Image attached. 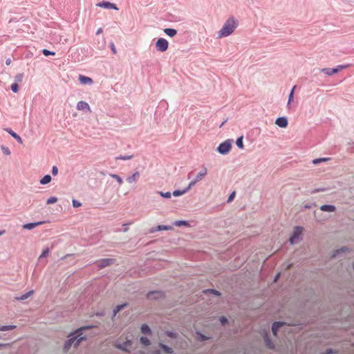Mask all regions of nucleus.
Wrapping results in <instances>:
<instances>
[{"mask_svg": "<svg viewBox=\"0 0 354 354\" xmlns=\"http://www.w3.org/2000/svg\"><path fill=\"white\" fill-rule=\"evenodd\" d=\"M92 327V326L82 327L77 329L74 332L71 333L68 335V339L66 340L64 344V351H68L73 345L75 348H77L82 341L86 340V337L83 335V330L85 329L91 328Z\"/></svg>", "mask_w": 354, "mask_h": 354, "instance_id": "nucleus-1", "label": "nucleus"}, {"mask_svg": "<svg viewBox=\"0 0 354 354\" xmlns=\"http://www.w3.org/2000/svg\"><path fill=\"white\" fill-rule=\"evenodd\" d=\"M239 21L234 17H230L224 23L222 28L218 32V37L222 38L230 35L238 27Z\"/></svg>", "mask_w": 354, "mask_h": 354, "instance_id": "nucleus-2", "label": "nucleus"}, {"mask_svg": "<svg viewBox=\"0 0 354 354\" xmlns=\"http://www.w3.org/2000/svg\"><path fill=\"white\" fill-rule=\"evenodd\" d=\"M233 140L228 139L219 144L216 150L221 155L227 154L232 149V144Z\"/></svg>", "mask_w": 354, "mask_h": 354, "instance_id": "nucleus-3", "label": "nucleus"}, {"mask_svg": "<svg viewBox=\"0 0 354 354\" xmlns=\"http://www.w3.org/2000/svg\"><path fill=\"white\" fill-rule=\"evenodd\" d=\"M302 232H303L302 227L295 226L294 228V231L289 239L290 243L292 245H294V244L298 243V241L301 239Z\"/></svg>", "mask_w": 354, "mask_h": 354, "instance_id": "nucleus-4", "label": "nucleus"}, {"mask_svg": "<svg viewBox=\"0 0 354 354\" xmlns=\"http://www.w3.org/2000/svg\"><path fill=\"white\" fill-rule=\"evenodd\" d=\"M350 66V64H343V65H338L335 68H324L321 69V72L324 73V74L331 76L335 73H337L339 71H340L342 69L346 68Z\"/></svg>", "mask_w": 354, "mask_h": 354, "instance_id": "nucleus-5", "label": "nucleus"}, {"mask_svg": "<svg viewBox=\"0 0 354 354\" xmlns=\"http://www.w3.org/2000/svg\"><path fill=\"white\" fill-rule=\"evenodd\" d=\"M146 297L149 300H159L165 297V294L161 290H152L147 293Z\"/></svg>", "mask_w": 354, "mask_h": 354, "instance_id": "nucleus-6", "label": "nucleus"}, {"mask_svg": "<svg viewBox=\"0 0 354 354\" xmlns=\"http://www.w3.org/2000/svg\"><path fill=\"white\" fill-rule=\"evenodd\" d=\"M169 48V42L165 38H159L156 42V48L158 51L165 52Z\"/></svg>", "mask_w": 354, "mask_h": 354, "instance_id": "nucleus-7", "label": "nucleus"}, {"mask_svg": "<svg viewBox=\"0 0 354 354\" xmlns=\"http://www.w3.org/2000/svg\"><path fill=\"white\" fill-rule=\"evenodd\" d=\"M115 259H101L97 260L95 263L99 269H103L107 266L113 264Z\"/></svg>", "mask_w": 354, "mask_h": 354, "instance_id": "nucleus-8", "label": "nucleus"}, {"mask_svg": "<svg viewBox=\"0 0 354 354\" xmlns=\"http://www.w3.org/2000/svg\"><path fill=\"white\" fill-rule=\"evenodd\" d=\"M133 344V342L130 339H127L125 342H124L122 344H115V348L127 353H129V350L128 349V347L131 346Z\"/></svg>", "mask_w": 354, "mask_h": 354, "instance_id": "nucleus-9", "label": "nucleus"}, {"mask_svg": "<svg viewBox=\"0 0 354 354\" xmlns=\"http://www.w3.org/2000/svg\"><path fill=\"white\" fill-rule=\"evenodd\" d=\"M263 338V340L265 342V345L268 348H269L270 350L275 349V345H274V342L272 341V339L269 337L268 334L266 331L264 332Z\"/></svg>", "mask_w": 354, "mask_h": 354, "instance_id": "nucleus-10", "label": "nucleus"}, {"mask_svg": "<svg viewBox=\"0 0 354 354\" xmlns=\"http://www.w3.org/2000/svg\"><path fill=\"white\" fill-rule=\"evenodd\" d=\"M97 6L103 8L105 9H114V10H118V7L115 3H112L109 1H101L97 3Z\"/></svg>", "mask_w": 354, "mask_h": 354, "instance_id": "nucleus-11", "label": "nucleus"}, {"mask_svg": "<svg viewBox=\"0 0 354 354\" xmlns=\"http://www.w3.org/2000/svg\"><path fill=\"white\" fill-rule=\"evenodd\" d=\"M275 124L281 128H286L288 125V120L286 117H279L275 120Z\"/></svg>", "mask_w": 354, "mask_h": 354, "instance_id": "nucleus-12", "label": "nucleus"}, {"mask_svg": "<svg viewBox=\"0 0 354 354\" xmlns=\"http://www.w3.org/2000/svg\"><path fill=\"white\" fill-rule=\"evenodd\" d=\"M283 325L284 323L282 322H274L272 325V333L273 335L277 336L279 328Z\"/></svg>", "mask_w": 354, "mask_h": 354, "instance_id": "nucleus-13", "label": "nucleus"}, {"mask_svg": "<svg viewBox=\"0 0 354 354\" xmlns=\"http://www.w3.org/2000/svg\"><path fill=\"white\" fill-rule=\"evenodd\" d=\"M158 347L162 349V353L165 354H174V351L173 348L163 343L160 342L158 344Z\"/></svg>", "mask_w": 354, "mask_h": 354, "instance_id": "nucleus-14", "label": "nucleus"}, {"mask_svg": "<svg viewBox=\"0 0 354 354\" xmlns=\"http://www.w3.org/2000/svg\"><path fill=\"white\" fill-rule=\"evenodd\" d=\"M77 109L80 111H91L88 104L85 101H80L77 104Z\"/></svg>", "mask_w": 354, "mask_h": 354, "instance_id": "nucleus-15", "label": "nucleus"}, {"mask_svg": "<svg viewBox=\"0 0 354 354\" xmlns=\"http://www.w3.org/2000/svg\"><path fill=\"white\" fill-rule=\"evenodd\" d=\"M45 221H38V222H34V223H28L24 225H23V228L25 230H31L34 229L35 227L39 226L44 223Z\"/></svg>", "mask_w": 354, "mask_h": 354, "instance_id": "nucleus-16", "label": "nucleus"}, {"mask_svg": "<svg viewBox=\"0 0 354 354\" xmlns=\"http://www.w3.org/2000/svg\"><path fill=\"white\" fill-rule=\"evenodd\" d=\"M171 229V227L170 225H160L156 227H152L150 230V232L153 233V232L162 231V230H169Z\"/></svg>", "mask_w": 354, "mask_h": 354, "instance_id": "nucleus-17", "label": "nucleus"}, {"mask_svg": "<svg viewBox=\"0 0 354 354\" xmlns=\"http://www.w3.org/2000/svg\"><path fill=\"white\" fill-rule=\"evenodd\" d=\"M78 79L80 83L82 84H91L93 82L91 77L82 75H80Z\"/></svg>", "mask_w": 354, "mask_h": 354, "instance_id": "nucleus-18", "label": "nucleus"}, {"mask_svg": "<svg viewBox=\"0 0 354 354\" xmlns=\"http://www.w3.org/2000/svg\"><path fill=\"white\" fill-rule=\"evenodd\" d=\"M6 132H8L12 138H14L19 143H22L21 138L15 131H13L11 129L7 128L5 129Z\"/></svg>", "mask_w": 354, "mask_h": 354, "instance_id": "nucleus-19", "label": "nucleus"}, {"mask_svg": "<svg viewBox=\"0 0 354 354\" xmlns=\"http://www.w3.org/2000/svg\"><path fill=\"white\" fill-rule=\"evenodd\" d=\"M320 209L323 212H334L336 210V207L333 205H323L320 207Z\"/></svg>", "mask_w": 354, "mask_h": 354, "instance_id": "nucleus-20", "label": "nucleus"}, {"mask_svg": "<svg viewBox=\"0 0 354 354\" xmlns=\"http://www.w3.org/2000/svg\"><path fill=\"white\" fill-rule=\"evenodd\" d=\"M140 330L141 333L145 335H151L152 334L151 329L147 324H144L141 326Z\"/></svg>", "mask_w": 354, "mask_h": 354, "instance_id": "nucleus-21", "label": "nucleus"}, {"mask_svg": "<svg viewBox=\"0 0 354 354\" xmlns=\"http://www.w3.org/2000/svg\"><path fill=\"white\" fill-rule=\"evenodd\" d=\"M128 306L127 303H124L120 305H117L113 310V315L115 316L120 310L124 309L125 307Z\"/></svg>", "mask_w": 354, "mask_h": 354, "instance_id": "nucleus-22", "label": "nucleus"}, {"mask_svg": "<svg viewBox=\"0 0 354 354\" xmlns=\"http://www.w3.org/2000/svg\"><path fill=\"white\" fill-rule=\"evenodd\" d=\"M163 32L170 37H174L177 34V30L176 29L170 28H165Z\"/></svg>", "mask_w": 354, "mask_h": 354, "instance_id": "nucleus-23", "label": "nucleus"}, {"mask_svg": "<svg viewBox=\"0 0 354 354\" xmlns=\"http://www.w3.org/2000/svg\"><path fill=\"white\" fill-rule=\"evenodd\" d=\"M140 176V174L138 171H136L133 174L132 176H129L127 178V181L129 183H133L134 182H136L138 178H139Z\"/></svg>", "mask_w": 354, "mask_h": 354, "instance_id": "nucleus-24", "label": "nucleus"}, {"mask_svg": "<svg viewBox=\"0 0 354 354\" xmlns=\"http://www.w3.org/2000/svg\"><path fill=\"white\" fill-rule=\"evenodd\" d=\"M207 174V170L205 167H204L196 176L195 178V180L196 181L198 182L200 181L201 180H202V178L206 176Z\"/></svg>", "mask_w": 354, "mask_h": 354, "instance_id": "nucleus-25", "label": "nucleus"}, {"mask_svg": "<svg viewBox=\"0 0 354 354\" xmlns=\"http://www.w3.org/2000/svg\"><path fill=\"white\" fill-rule=\"evenodd\" d=\"M203 292L205 294L209 293V294H212V295H214L218 296V297L221 295V293L218 290H217L216 289H212V288L205 289L203 290Z\"/></svg>", "mask_w": 354, "mask_h": 354, "instance_id": "nucleus-26", "label": "nucleus"}, {"mask_svg": "<svg viewBox=\"0 0 354 354\" xmlns=\"http://www.w3.org/2000/svg\"><path fill=\"white\" fill-rule=\"evenodd\" d=\"M296 88V86H294L292 87V88L291 89L290 93H289V95H288V103H287V107L288 108H290V104L291 102L293 101V98H294V92H295V89Z\"/></svg>", "mask_w": 354, "mask_h": 354, "instance_id": "nucleus-27", "label": "nucleus"}, {"mask_svg": "<svg viewBox=\"0 0 354 354\" xmlns=\"http://www.w3.org/2000/svg\"><path fill=\"white\" fill-rule=\"evenodd\" d=\"M51 179L50 175L46 174L39 180V183L41 185H46L51 181Z\"/></svg>", "mask_w": 354, "mask_h": 354, "instance_id": "nucleus-28", "label": "nucleus"}, {"mask_svg": "<svg viewBox=\"0 0 354 354\" xmlns=\"http://www.w3.org/2000/svg\"><path fill=\"white\" fill-rule=\"evenodd\" d=\"M348 250H349V249L348 247H346V246L342 247L341 248L335 250L333 256L337 257L339 255V253L346 252H348Z\"/></svg>", "mask_w": 354, "mask_h": 354, "instance_id": "nucleus-29", "label": "nucleus"}, {"mask_svg": "<svg viewBox=\"0 0 354 354\" xmlns=\"http://www.w3.org/2000/svg\"><path fill=\"white\" fill-rule=\"evenodd\" d=\"M174 224L178 227H180V226L189 227L190 225L188 221H184V220L176 221L174 222Z\"/></svg>", "mask_w": 354, "mask_h": 354, "instance_id": "nucleus-30", "label": "nucleus"}, {"mask_svg": "<svg viewBox=\"0 0 354 354\" xmlns=\"http://www.w3.org/2000/svg\"><path fill=\"white\" fill-rule=\"evenodd\" d=\"M32 293H33V290H30V291L21 295L20 297H17L15 299L17 300L23 301V300L28 299Z\"/></svg>", "mask_w": 354, "mask_h": 354, "instance_id": "nucleus-31", "label": "nucleus"}, {"mask_svg": "<svg viewBox=\"0 0 354 354\" xmlns=\"http://www.w3.org/2000/svg\"><path fill=\"white\" fill-rule=\"evenodd\" d=\"M330 160V158H319L313 160L312 162L314 165H318L323 162H327Z\"/></svg>", "mask_w": 354, "mask_h": 354, "instance_id": "nucleus-32", "label": "nucleus"}, {"mask_svg": "<svg viewBox=\"0 0 354 354\" xmlns=\"http://www.w3.org/2000/svg\"><path fill=\"white\" fill-rule=\"evenodd\" d=\"M140 342L145 346H148L151 345V341L147 337H140Z\"/></svg>", "mask_w": 354, "mask_h": 354, "instance_id": "nucleus-33", "label": "nucleus"}, {"mask_svg": "<svg viewBox=\"0 0 354 354\" xmlns=\"http://www.w3.org/2000/svg\"><path fill=\"white\" fill-rule=\"evenodd\" d=\"M236 145L238 148L239 149H243L244 145H243V136L239 137L236 140Z\"/></svg>", "mask_w": 354, "mask_h": 354, "instance_id": "nucleus-34", "label": "nucleus"}, {"mask_svg": "<svg viewBox=\"0 0 354 354\" xmlns=\"http://www.w3.org/2000/svg\"><path fill=\"white\" fill-rule=\"evenodd\" d=\"M133 155H120L115 158V160H129L133 158Z\"/></svg>", "mask_w": 354, "mask_h": 354, "instance_id": "nucleus-35", "label": "nucleus"}, {"mask_svg": "<svg viewBox=\"0 0 354 354\" xmlns=\"http://www.w3.org/2000/svg\"><path fill=\"white\" fill-rule=\"evenodd\" d=\"M16 328L15 325H6L0 326V331L11 330Z\"/></svg>", "mask_w": 354, "mask_h": 354, "instance_id": "nucleus-36", "label": "nucleus"}, {"mask_svg": "<svg viewBox=\"0 0 354 354\" xmlns=\"http://www.w3.org/2000/svg\"><path fill=\"white\" fill-rule=\"evenodd\" d=\"M110 176L114 179L116 180V181H118V184L120 185H121L122 183H123V180L122 178L118 176V174H110Z\"/></svg>", "mask_w": 354, "mask_h": 354, "instance_id": "nucleus-37", "label": "nucleus"}, {"mask_svg": "<svg viewBox=\"0 0 354 354\" xmlns=\"http://www.w3.org/2000/svg\"><path fill=\"white\" fill-rule=\"evenodd\" d=\"M185 193H187V190H185V189H183V190H178V189H177V190H174V191L173 192L172 195H173L174 196L177 197V196H182L183 194H185Z\"/></svg>", "mask_w": 354, "mask_h": 354, "instance_id": "nucleus-38", "label": "nucleus"}, {"mask_svg": "<svg viewBox=\"0 0 354 354\" xmlns=\"http://www.w3.org/2000/svg\"><path fill=\"white\" fill-rule=\"evenodd\" d=\"M157 193L165 198H170L171 196V193L169 192H163L162 191H158Z\"/></svg>", "mask_w": 354, "mask_h": 354, "instance_id": "nucleus-39", "label": "nucleus"}, {"mask_svg": "<svg viewBox=\"0 0 354 354\" xmlns=\"http://www.w3.org/2000/svg\"><path fill=\"white\" fill-rule=\"evenodd\" d=\"M166 335L170 338H172V339H176L177 337H178V335L176 333H174L173 331H169V330H167L166 331L165 333Z\"/></svg>", "mask_w": 354, "mask_h": 354, "instance_id": "nucleus-40", "label": "nucleus"}, {"mask_svg": "<svg viewBox=\"0 0 354 354\" xmlns=\"http://www.w3.org/2000/svg\"><path fill=\"white\" fill-rule=\"evenodd\" d=\"M23 78H24V73H18L15 75V80L17 83V82H21Z\"/></svg>", "mask_w": 354, "mask_h": 354, "instance_id": "nucleus-41", "label": "nucleus"}, {"mask_svg": "<svg viewBox=\"0 0 354 354\" xmlns=\"http://www.w3.org/2000/svg\"><path fill=\"white\" fill-rule=\"evenodd\" d=\"M41 52H42V54L46 57L49 56V55H55V52L50 51L48 49H43Z\"/></svg>", "mask_w": 354, "mask_h": 354, "instance_id": "nucleus-42", "label": "nucleus"}, {"mask_svg": "<svg viewBox=\"0 0 354 354\" xmlns=\"http://www.w3.org/2000/svg\"><path fill=\"white\" fill-rule=\"evenodd\" d=\"M1 149L5 155L9 156L10 154V150L9 149L8 147H7L4 145H1Z\"/></svg>", "mask_w": 354, "mask_h": 354, "instance_id": "nucleus-43", "label": "nucleus"}, {"mask_svg": "<svg viewBox=\"0 0 354 354\" xmlns=\"http://www.w3.org/2000/svg\"><path fill=\"white\" fill-rule=\"evenodd\" d=\"M49 248H45L41 255L39 256V259H41V258H44V257H46L48 254H49Z\"/></svg>", "mask_w": 354, "mask_h": 354, "instance_id": "nucleus-44", "label": "nucleus"}, {"mask_svg": "<svg viewBox=\"0 0 354 354\" xmlns=\"http://www.w3.org/2000/svg\"><path fill=\"white\" fill-rule=\"evenodd\" d=\"M19 87L17 82L12 84L11 90L12 91V92L17 93L19 91Z\"/></svg>", "mask_w": 354, "mask_h": 354, "instance_id": "nucleus-45", "label": "nucleus"}, {"mask_svg": "<svg viewBox=\"0 0 354 354\" xmlns=\"http://www.w3.org/2000/svg\"><path fill=\"white\" fill-rule=\"evenodd\" d=\"M219 321H220L221 325H223V326L227 325L229 322L227 318L224 316H221L219 319Z\"/></svg>", "mask_w": 354, "mask_h": 354, "instance_id": "nucleus-46", "label": "nucleus"}, {"mask_svg": "<svg viewBox=\"0 0 354 354\" xmlns=\"http://www.w3.org/2000/svg\"><path fill=\"white\" fill-rule=\"evenodd\" d=\"M57 201V197L51 196L47 199L46 203L47 204H53V203H55Z\"/></svg>", "mask_w": 354, "mask_h": 354, "instance_id": "nucleus-47", "label": "nucleus"}, {"mask_svg": "<svg viewBox=\"0 0 354 354\" xmlns=\"http://www.w3.org/2000/svg\"><path fill=\"white\" fill-rule=\"evenodd\" d=\"M197 183H198V182H197V181H196V180H195V179H194V180H192V181L189 183L188 186H187V187H185V190H187V192H188V191H189V189H190L193 186H194Z\"/></svg>", "mask_w": 354, "mask_h": 354, "instance_id": "nucleus-48", "label": "nucleus"}, {"mask_svg": "<svg viewBox=\"0 0 354 354\" xmlns=\"http://www.w3.org/2000/svg\"><path fill=\"white\" fill-rule=\"evenodd\" d=\"M209 339V337L207 336H206L204 334H202V333H199L198 334V339L201 342H204V341H206Z\"/></svg>", "mask_w": 354, "mask_h": 354, "instance_id": "nucleus-49", "label": "nucleus"}, {"mask_svg": "<svg viewBox=\"0 0 354 354\" xmlns=\"http://www.w3.org/2000/svg\"><path fill=\"white\" fill-rule=\"evenodd\" d=\"M72 204H73V207H75V208L79 207L82 205V203L75 199H73L72 201Z\"/></svg>", "mask_w": 354, "mask_h": 354, "instance_id": "nucleus-50", "label": "nucleus"}, {"mask_svg": "<svg viewBox=\"0 0 354 354\" xmlns=\"http://www.w3.org/2000/svg\"><path fill=\"white\" fill-rule=\"evenodd\" d=\"M235 192H233L232 193L230 194V195L229 196L228 198H227V203H230L232 202L234 197H235Z\"/></svg>", "mask_w": 354, "mask_h": 354, "instance_id": "nucleus-51", "label": "nucleus"}, {"mask_svg": "<svg viewBox=\"0 0 354 354\" xmlns=\"http://www.w3.org/2000/svg\"><path fill=\"white\" fill-rule=\"evenodd\" d=\"M58 174V168L57 166H53L52 167V174L53 176H56Z\"/></svg>", "mask_w": 354, "mask_h": 354, "instance_id": "nucleus-52", "label": "nucleus"}, {"mask_svg": "<svg viewBox=\"0 0 354 354\" xmlns=\"http://www.w3.org/2000/svg\"><path fill=\"white\" fill-rule=\"evenodd\" d=\"M335 351L333 348H328L326 351L322 354H334Z\"/></svg>", "mask_w": 354, "mask_h": 354, "instance_id": "nucleus-53", "label": "nucleus"}, {"mask_svg": "<svg viewBox=\"0 0 354 354\" xmlns=\"http://www.w3.org/2000/svg\"><path fill=\"white\" fill-rule=\"evenodd\" d=\"M110 48H111V50L112 53L113 54H116V53H117L116 48H115V45H114V44L113 42H111L110 44Z\"/></svg>", "mask_w": 354, "mask_h": 354, "instance_id": "nucleus-54", "label": "nucleus"}, {"mask_svg": "<svg viewBox=\"0 0 354 354\" xmlns=\"http://www.w3.org/2000/svg\"><path fill=\"white\" fill-rule=\"evenodd\" d=\"M324 191H325L324 188H319V189H315L311 193L314 194V193H317V192H324Z\"/></svg>", "mask_w": 354, "mask_h": 354, "instance_id": "nucleus-55", "label": "nucleus"}, {"mask_svg": "<svg viewBox=\"0 0 354 354\" xmlns=\"http://www.w3.org/2000/svg\"><path fill=\"white\" fill-rule=\"evenodd\" d=\"M9 346V344L0 343V349Z\"/></svg>", "mask_w": 354, "mask_h": 354, "instance_id": "nucleus-56", "label": "nucleus"}, {"mask_svg": "<svg viewBox=\"0 0 354 354\" xmlns=\"http://www.w3.org/2000/svg\"><path fill=\"white\" fill-rule=\"evenodd\" d=\"M152 354H162V351L159 349H156L152 351Z\"/></svg>", "mask_w": 354, "mask_h": 354, "instance_id": "nucleus-57", "label": "nucleus"}, {"mask_svg": "<svg viewBox=\"0 0 354 354\" xmlns=\"http://www.w3.org/2000/svg\"><path fill=\"white\" fill-rule=\"evenodd\" d=\"M11 64V59L10 58H8L6 60V65H10Z\"/></svg>", "mask_w": 354, "mask_h": 354, "instance_id": "nucleus-58", "label": "nucleus"}, {"mask_svg": "<svg viewBox=\"0 0 354 354\" xmlns=\"http://www.w3.org/2000/svg\"><path fill=\"white\" fill-rule=\"evenodd\" d=\"M6 233V230H0V236L3 235Z\"/></svg>", "mask_w": 354, "mask_h": 354, "instance_id": "nucleus-59", "label": "nucleus"}, {"mask_svg": "<svg viewBox=\"0 0 354 354\" xmlns=\"http://www.w3.org/2000/svg\"><path fill=\"white\" fill-rule=\"evenodd\" d=\"M227 122V120H225L224 122H223L221 123V124L220 125V127H223V125H224V124Z\"/></svg>", "mask_w": 354, "mask_h": 354, "instance_id": "nucleus-60", "label": "nucleus"}, {"mask_svg": "<svg viewBox=\"0 0 354 354\" xmlns=\"http://www.w3.org/2000/svg\"><path fill=\"white\" fill-rule=\"evenodd\" d=\"M279 276V274H278L275 277V278H274V281H275L277 280V279H278Z\"/></svg>", "mask_w": 354, "mask_h": 354, "instance_id": "nucleus-61", "label": "nucleus"}, {"mask_svg": "<svg viewBox=\"0 0 354 354\" xmlns=\"http://www.w3.org/2000/svg\"><path fill=\"white\" fill-rule=\"evenodd\" d=\"M101 31H102V29H101V28H100L99 30H97V32H96V33H97V34H99Z\"/></svg>", "mask_w": 354, "mask_h": 354, "instance_id": "nucleus-62", "label": "nucleus"}, {"mask_svg": "<svg viewBox=\"0 0 354 354\" xmlns=\"http://www.w3.org/2000/svg\"><path fill=\"white\" fill-rule=\"evenodd\" d=\"M305 208H306V209H310V205H305Z\"/></svg>", "mask_w": 354, "mask_h": 354, "instance_id": "nucleus-63", "label": "nucleus"}, {"mask_svg": "<svg viewBox=\"0 0 354 354\" xmlns=\"http://www.w3.org/2000/svg\"><path fill=\"white\" fill-rule=\"evenodd\" d=\"M190 175H191V173H189V174H188V178H190Z\"/></svg>", "mask_w": 354, "mask_h": 354, "instance_id": "nucleus-64", "label": "nucleus"}]
</instances>
